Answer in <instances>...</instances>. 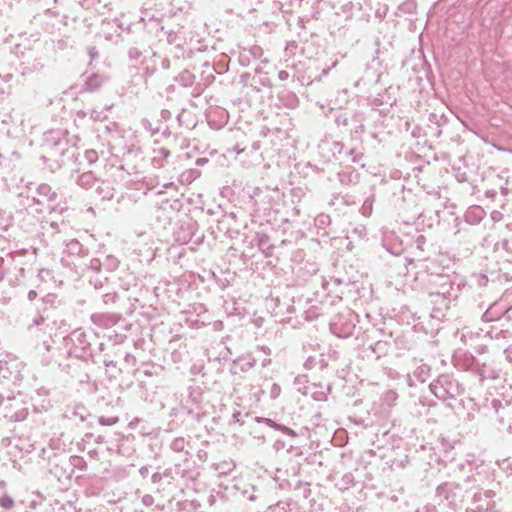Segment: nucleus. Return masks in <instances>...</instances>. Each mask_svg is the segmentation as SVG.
I'll list each match as a JSON object with an SVG mask.
<instances>
[{
  "label": "nucleus",
  "instance_id": "nucleus-28",
  "mask_svg": "<svg viewBox=\"0 0 512 512\" xmlns=\"http://www.w3.org/2000/svg\"><path fill=\"white\" fill-rule=\"evenodd\" d=\"M331 390L330 385L313 383L304 388L303 394L309 395L315 401H326Z\"/></svg>",
  "mask_w": 512,
  "mask_h": 512
},
{
  "label": "nucleus",
  "instance_id": "nucleus-62",
  "mask_svg": "<svg viewBox=\"0 0 512 512\" xmlns=\"http://www.w3.org/2000/svg\"><path fill=\"white\" fill-rule=\"evenodd\" d=\"M28 415V409L27 408H20L16 410L14 413L11 414H5V417H8L12 421H23L26 419Z\"/></svg>",
  "mask_w": 512,
  "mask_h": 512
},
{
  "label": "nucleus",
  "instance_id": "nucleus-47",
  "mask_svg": "<svg viewBox=\"0 0 512 512\" xmlns=\"http://www.w3.org/2000/svg\"><path fill=\"white\" fill-rule=\"evenodd\" d=\"M176 81L183 87H190L196 85V75L189 70L182 71L177 77Z\"/></svg>",
  "mask_w": 512,
  "mask_h": 512
},
{
  "label": "nucleus",
  "instance_id": "nucleus-51",
  "mask_svg": "<svg viewBox=\"0 0 512 512\" xmlns=\"http://www.w3.org/2000/svg\"><path fill=\"white\" fill-rule=\"evenodd\" d=\"M202 398H203V393L201 391L200 388H189V395H188V399H187V402L188 403H191L192 405L196 406V407H199L200 406V403L202 401Z\"/></svg>",
  "mask_w": 512,
  "mask_h": 512
},
{
  "label": "nucleus",
  "instance_id": "nucleus-29",
  "mask_svg": "<svg viewBox=\"0 0 512 512\" xmlns=\"http://www.w3.org/2000/svg\"><path fill=\"white\" fill-rule=\"evenodd\" d=\"M277 100L279 102L280 107L287 109L297 108L300 102L296 93L286 88H283L278 92Z\"/></svg>",
  "mask_w": 512,
  "mask_h": 512
},
{
  "label": "nucleus",
  "instance_id": "nucleus-8",
  "mask_svg": "<svg viewBox=\"0 0 512 512\" xmlns=\"http://www.w3.org/2000/svg\"><path fill=\"white\" fill-rule=\"evenodd\" d=\"M62 344L67 357L74 356L79 359H87L92 356L91 342L88 334L82 328H77L63 337Z\"/></svg>",
  "mask_w": 512,
  "mask_h": 512
},
{
  "label": "nucleus",
  "instance_id": "nucleus-32",
  "mask_svg": "<svg viewBox=\"0 0 512 512\" xmlns=\"http://www.w3.org/2000/svg\"><path fill=\"white\" fill-rule=\"evenodd\" d=\"M170 156V150L164 146H157L152 149L151 164L154 168H163Z\"/></svg>",
  "mask_w": 512,
  "mask_h": 512
},
{
  "label": "nucleus",
  "instance_id": "nucleus-33",
  "mask_svg": "<svg viewBox=\"0 0 512 512\" xmlns=\"http://www.w3.org/2000/svg\"><path fill=\"white\" fill-rule=\"evenodd\" d=\"M280 487L282 489L288 488L294 490L298 493V496H301L304 499L309 498L311 495L310 484L301 480L295 479L292 482L286 481L285 483H281Z\"/></svg>",
  "mask_w": 512,
  "mask_h": 512
},
{
  "label": "nucleus",
  "instance_id": "nucleus-49",
  "mask_svg": "<svg viewBox=\"0 0 512 512\" xmlns=\"http://www.w3.org/2000/svg\"><path fill=\"white\" fill-rule=\"evenodd\" d=\"M316 367H319L320 369H324L327 367V362L322 357V355H319V357L309 356L304 362V368L307 370H311Z\"/></svg>",
  "mask_w": 512,
  "mask_h": 512
},
{
  "label": "nucleus",
  "instance_id": "nucleus-58",
  "mask_svg": "<svg viewBox=\"0 0 512 512\" xmlns=\"http://www.w3.org/2000/svg\"><path fill=\"white\" fill-rule=\"evenodd\" d=\"M15 500L7 494V492H2L0 495V508L4 510H11L15 507Z\"/></svg>",
  "mask_w": 512,
  "mask_h": 512
},
{
  "label": "nucleus",
  "instance_id": "nucleus-44",
  "mask_svg": "<svg viewBox=\"0 0 512 512\" xmlns=\"http://www.w3.org/2000/svg\"><path fill=\"white\" fill-rule=\"evenodd\" d=\"M370 347L372 352L376 355L377 359L381 358L382 356H386L389 353H392V345L390 338L389 340H379Z\"/></svg>",
  "mask_w": 512,
  "mask_h": 512
},
{
  "label": "nucleus",
  "instance_id": "nucleus-30",
  "mask_svg": "<svg viewBox=\"0 0 512 512\" xmlns=\"http://www.w3.org/2000/svg\"><path fill=\"white\" fill-rule=\"evenodd\" d=\"M471 370L479 376L481 381L485 379H497L499 377V370L486 363H472Z\"/></svg>",
  "mask_w": 512,
  "mask_h": 512
},
{
  "label": "nucleus",
  "instance_id": "nucleus-31",
  "mask_svg": "<svg viewBox=\"0 0 512 512\" xmlns=\"http://www.w3.org/2000/svg\"><path fill=\"white\" fill-rule=\"evenodd\" d=\"M337 178L342 186H353L359 182L360 174L352 167H345L337 173Z\"/></svg>",
  "mask_w": 512,
  "mask_h": 512
},
{
  "label": "nucleus",
  "instance_id": "nucleus-56",
  "mask_svg": "<svg viewBox=\"0 0 512 512\" xmlns=\"http://www.w3.org/2000/svg\"><path fill=\"white\" fill-rule=\"evenodd\" d=\"M374 202H375V197H374V195H370V196H368V197L364 200V202H363V204H362V206H361V208H360V213H361L363 216H365V217H369V216L372 214V210H373V204H374Z\"/></svg>",
  "mask_w": 512,
  "mask_h": 512
},
{
  "label": "nucleus",
  "instance_id": "nucleus-46",
  "mask_svg": "<svg viewBox=\"0 0 512 512\" xmlns=\"http://www.w3.org/2000/svg\"><path fill=\"white\" fill-rule=\"evenodd\" d=\"M67 228V225L64 221L57 222V221H46L42 225V229L44 233L55 236L58 233H61L64 229Z\"/></svg>",
  "mask_w": 512,
  "mask_h": 512
},
{
  "label": "nucleus",
  "instance_id": "nucleus-7",
  "mask_svg": "<svg viewBox=\"0 0 512 512\" xmlns=\"http://www.w3.org/2000/svg\"><path fill=\"white\" fill-rule=\"evenodd\" d=\"M431 393L441 401L456 399L464 392L462 384L452 374H440L429 384Z\"/></svg>",
  "mask_w": 512,
  "mask_h": 512
},
{
  "label": "nucleus",
  "instance_id": "nucleus-19",
  "mask_svg": "<svg viewBox=\"0 0 512 512\" xmlns=\"http://www.w3.org/2000/svg\"><path fill=\"white\" fill-rule=\"evenodd\" d=\"M389 338L391 339L392 353H394L396 357L404 356L407 352L412 351L415 347L414 341L404 334L394 335L391 332Z\"/></svg>",
  "mask_w": 512,
  "mask_h": 512
},
{
  "label": "nucleus",
  "instance_id": "nucleus-57",
  "mask_svg": "<svg viewBox=\"0 0 512 512\" xmlns=\"http://www.w3.org/2000/svg\"><path fill=\"white\" fill-rule=\"evenodd\" d=\"M496 465L506 476H512V460L510 458L498 459Z\"/></svg>",
  "mask_w": 512,
  "mask_h": 512
},
{
  "label": "nucleus",
  "instance_id": "nucleus-35",
  "mask_svg": "<svg viewBox=\"0 0 512 512\" xmlns=\"http://www.w3.org/2000/svg\"><path fill=\"white\" fill-rule=\"evenodd\" d=\"M254 241L265 257L272 256L274 245L271 243L270 237L266 233L257 232L255 234Z\"/></svg>",
  "mask_w": 512,
  "mask_h": 512
},
{
  "label": "nucleus",
  "instance_id": "nucleus-15",
  "mask_svg": "<svg viewBox=\"0 0 512 512\" xmlns=\"http://www.w3.org/2000/svg\"><path fill=\"white\" fill-rule=\"evenodd\" d=\"M182 207L181 201L176 198H164L156 203L154 215L163 225L169 224Z\"/></svg>",
  "mask_w": 512,
  "mask_h": 512
},
{
  "label": "nucleus",
  "instance_id": "nucleus-18",
  "mask_svg": "<svg viewBox=\"0 0 512 512\" xmlns=\"http://www.w3.org/2000/svg\"><path fill=\"white\" fill-rule=\"evenodd\" d=\"M215 68L209 62L205 61L201 65V70L198 75V80L194 88V96L200 95V93L212 84L215 80Z\"/></svg>",
  "mask_w": 512,
  "mask_h": 512
},
{
  "label": "nucleus",
  "instance_id": "nucleus-48",
  "mask_svg": "<svg viewBox=\"0 0 512 512\" xmlns=\"http://www.w3.org/2000/svg\"><path fill=\"white\" fill-rule=\"evenodd\" d=\"M60 305L58 296L54 293H48L41 299V309L46 311L51 308H57Z\"/></svg>",
  "mask_w": 512,
  "mask_h": 512
},
{
  "label": "nucleus",
  "instance_id": "nucleus-11",
  "mask_svg": "<svg viewBox=\"0 0 512 512\" xmlns=\"http://www.w3.org/2000/svg\"><path fill=\"white\" fill-rule=\"evenodd\" d=\"M37 354L43 366H57L62 371H66L68 368V365L63 364V360L67 359L65 351L50 345L46 341L37 348Z\"/></svg>",
  "mask_w": 512,
  "mask_h": 512
},
{
  "label": "nucleus",
  "instance_id": "nucleus-23",
  "mask_svg": "<svg viewBox=\"0 0 512 512\" xmlns=\"http://www.w3.org/2000/svg\"><path fill=\"white\" fill-rule=\"evenodd\" d=\"M70 178L74 179L77 186L85 190L91 189L99 182V179L92 171L80 172L76 170L74 173H71Z\"/></svg>",
  "mask_w": 512,
  "mask_h": 512
},
{
  "label": "nucleus",
  "instance_id": "nucleus-52",
  "mask_svg": "<svg viewBox=\"0 0 512 512\" xmlns=\"http://www.w3.org/2000/svg\"><path fill=\"white\" fill-rule=\"evenodd\" d=\"M509 334L508 330L498 329L496 327H492L490 330L486 331L483 334V338H489V339H505L507 335Z\"/></svg>",
  "mask_w": 512,
  "mask_h": 512
},
{
  "label": "nucleus",
  "instance_id": "nucleus-61",
  "mask_svg": "<svg viewBox=\"0 0 512 512\" xmlns=\"http://www.w3.org/2000/svg\"><path fill=\"white\" fill-rule=\"evenodd\" d=\"M188 442L183 437H177L173 439V441L170 444V448L175 452H186L185 448L187 446Z\"/></svg>",
  "mask_w": 512,
  "mask_h": 512
},
{
  "label": "nucleus",
  "instance_id": "nucleus-14",
  "mask_svg": "<svg viewBox=\"0 0 512 512\" xmlns=\"http://www.w3.org/2000/svg\"><path fill=\"white\" fill-rule=\"evenodd\" d=\"M66 20L67 16L60 15L58 12L50 9L34 17V23L41 26L42 29L49 34L60 31L63 26L67 25Z\"/></svg>",
  "mask_w": 512,
  "mask_h": 512
},
{
  "label": "nucleus",
  "instance_id": "nucleus-4",
  "mask_svg": "<svg viewBox=\"0 0 512 512\" xmlns=\"http://www.w3.org/2000/svg\"><path fill=\"white\" fill-rule=\"evenodd\" d=\"M477 482L475 475H469L461 481H444L435 489V501L438 505L455 511L463 505L466 495L476 488Z\"/></svg>",
  "mask_w": 512,
  "mask_h": 512
},
{
  "label": "nucleus",
  "instance_id": "nucleus-21",
  "mask_svg": "<svg viewBox=\"0 0 512 512\" xmlns=\"http://www.w3.org/2000/svg\"><path fill=\"white\" fill-rule=\"evenodd\" d=\"M457 333H460L461 341L470 347H474L477 352L484 353L486 352V346L484 344H478L477 341L483 338V330H473L469 327H464Z\"/></svg>",
  "mask_w": 512,
  "mask_h": 512
},
{
  "label": "nucleus",
  "instance_id": "nucleus-38",
  "mask_svg": "<svg viewBox=\"0 0 512 512\" xmlns=\"http://www.w3.org/2000/svg\"><path fill=\"white\" fill-rule=\"evenodd\" d=\"M22 256L23 255L20 252H15L14 254H11V258L15 262L14 269L16 270L14 277L10 278V282L13 285L22 284L26 277V268L23 265H21L19 261H17V258H21Z\"/></svg>",
  "mask_w": 512,
  "mask_h": 512
},
{
  "label": "nucleus",
  "instance_id": "nucleus-27",
  "mask_svg": "<svg viewBox=\"0 0 512 512\" xmlns=\"http://www.w3.org/2000/svg\"><path fill=\"white\" fill-rule=\"evenodd\" d=\"M255 363L256 360L252 355H243L232 361L230 371L232 374L244 373L252 369Z\"/></svg>",
  "mask_w": 512,
  "mask_h": 512
},
{
  "label": "nucleus",
  "instance_id": "nucleus-5",
  "mask_svg": "<svg viewBox=\"0 0 512 512\" xmlns=\"http://www.w3.org/2000/svg\"><path fill=\"white\" fill-rule=\"evenodd\" d=\"M88 254V249L78 240L71 239L65 243L61 261L77 275L84 276L89 273V269H97L99 267V258L88 259Z\"/></svg>",
  "mask_w": 512,
  "mask_h": 512
},
{
  "label": "nucleus",
  "instance_id": "nucleus-37",
  "mask_svg": "<svg viewBox=\"0 0 512 512\" xmlns=\"http://www.w3.org/2000/svg\"><path fill=\"white\" fill-rule=\"evenodd\" d=\"M471 283L479 289L487 288L489 291L494 290L497 285L495 279H490L483 273H473L471 275Z\"/></svg>",
  "mask_w": 512,
  "mask_h": 512
},
{
  "label": "nucleus",
  "instance_id": "nucleus-9",
  "mask_svg": "<svg viewBox=\"0 0 512 512\" xmlns=\"http://www.w3.org/2000/svg\"><path fill=\"white\" fill-rule=\"evenodd\" d=\"M495 497L496 492L493 489L483 488L478 479L465 512H500L496 507Z\"/></svg>",
  "mask_w": 512,
  "mask_h": 512
},
{
  "label": "nucleus",
  "instance_id": "nucleus-16",
  "mask_svg": "<svg viewBox=\"0 0 512 512\" xmlns=\"http://www.w3.org/2000/svg\"><path fill=\"white\" fill-rule=\"evenodd\" d=\"M59 194L46 183H41L36 187L33 202L37 204H47L52 211L63 213L65 207H58Z\"/></svg>",
  "mask_w": 512,
  "mask_h": 512
},
{
  "label": "nucleus",
  "instance_id": "nucleus-20",
  "mask_svg": "<svg viewBox=\"0 0 512 512\" xmlns=\"http://www.w3.org/2000/svg\"><path fill=\"white\" fill-rule=\"evenodd\" d=\"M123 319L120 313L96 312L90 316L91 322L100 329H110Z\"/></svg>",
  "mask_w": 512,
  "mask_h": 512
},
{
  "label": "nucleus",
  "instance_id": "nucleus-10",
  "mask_svg": "<svg viewBox=\"0 0 512 512\" xmlns=\"http://www.w3.org/2000/svg\"><path fill=\"white\" fill-rule=\"evenodd\" d=\"M356 321L357 315L351 310H345L332 317L330 330L339 338H348L354 332Z\"/></svg>",
  "mask_w": 512,
  "mask_h": 512
},
{
  "label": "nucleus",
  "instance_id": "nucleus-13",
  "mask_svg": "<svg viewBox=\"0 0 512 512\" xmlns=\"http://www.w3.org/2000/svg\"><path fill=\"white\" fill-rule=\"evenodd\" d=\"M268 189L256 188L250 196V203L254 211L258 215H266L270 213L276 206L275 194Z\"/></svg>",
  "mask_w": 512,
  "mask_h": 512
},
{
  "label": "nucleus",
  "instance_id": "nucleus-22",
  "mask_svg": "<svg viewBox=\"0 0 512 512\" xmlns=\"http://www.w3.org/2000/svg\"><path fill=\"white\" fill-rule=\"evenodd\" d=\"M20 374V362L17 359L6 358L0 360V380L18 379Z\"/></svg>",
  "mask_w": 512,
  "mask_h": 512
},
{
  "label": "nucleus",
  "instance_id": "nucleus-36",
  "mask_svg": "<svg viewBox=\"0 0 512 512\" xmlns=\"http://www.w3.org/2000/svg\"><path fill=\"white\" fill-rule=\"evenodd\" d=\"M120 261L114 255H106L104 259L99 258V267L97 269H89V273L99 274L102 269L113 272L118 269Z\"/></svg>",
  "mask_w": 512,
  "mask_h": 512
},
{
  "label": "nucleus",
  "instance_id": "nucleus-53",
  "mask_svg": "<svg viewBox=\"0 0 512 512\" xmlns=\"http://www.w3.org/2000/svg\"><path fill=\"white\" fill-rule=\"evenodd\" d=\"M200 176V171L199 170H196V169H188L186 171H184L180 177H179V181L182 183V184H190L192 183L195 179H197L198 177Z\"/></svg>",
  "mask_w": 512,
  "mask_h": 512
},
{
  "label": "nucleus",
  "instance_id": "nucleus-42",
  "mask_svg": "<svg viewBox=\"0 0 512 512\" xmlns=\"http://www.w3.org/2000/svg\"><path fill=\"white\" fill-rule=\"evenodd\" d=\"M427 240L423 234H418L411 244V248L414 249L415 260L420 262L426 259L424 253L426 252Z\"/></svg>",
  "mask_w": 512,
  "mask_h": 512
},
{
  "label": "nucleus",
  "instance_id": "nucleus-26",
  "mask_svg": "<svg viewBox=\"0 0 512 512\" xmlns=\"http://www.w3.org/2000/svg\"><path fill=\"white\" fill-rule=\"evenodd\" d=\"M173 470L177 478L186 480L193 478V462L191 461L188 452H185L183 460L174 464Z\"/></svg>",
  "mask_w": 512,
  "mask_h": 512
},
{
  "label": "nucleus",
  "instance_id": "nucleus-63",
  "mask_svg": "<svg viewBox=\"0 0 512 512\" xmlns=\"http://www.w3.org/2000/svg\"><path fill=\"white\" fill-rule=\"evenodd\" d=\"M118 299H119V295L115 291L105 293L102 296V302H103L104 305L115 304L118 301Z\"/></svg>",
  "mask_w": 512,
  "mask_h": 512
},
{
  "label": "nucleus",
  "instance_id": "nucleus-50",
  "mask_svg": "<svg viewBox=\"0 0 512 512\" xmlns=\"http://www.w3.org/2000/svg\"><path fill=\"white\" fill-rule=\"evenodd\" d=\"M148 50L141 51L137 47H131L128 50V56L131 61H135L141 65H144L146 63V54L148 53Z\"/></svg>",
  "mask_w": 512,
  "mask_h": 512
},
{
  "label": "nucleus",
  "instance_id": "nucleus-1",
  "mask_svg": "<svg viewBox=\"0 0 512 512\" xmlns=\"http://www.w3.org/2000/svg\"><path fill=\"white\" fill-rule=\"evenodd\" d=\"M434 263H430L423 272H418L428 292L430 303L433 305L431 317L441 320L445 312L455 303L461 292V285L455 276L438 273L433 270Z\"/></svg>",
  "mask_w": 512,
  "mask_h": 512
},
{
  "label": "nucleus",
  "instance_id": "nucleus-6",
  "mask_svg": "<svg viewBox=\"0 0 512 512\" xmlns=\"http://www.w3.org/2000/svg\"><path fill=\"white\" fill-rule=\"evenodd\" d=\"M13 54L19 59V71L22 75L38 72L44 67L40 52L32 42L25 38L13 47Z\"/></svg>",
  "mask_w": 512,
  "mask_h": 512
},
{
  "label": "nucleus",
  "instance_id": "nucleus-54",
  "mask_svg": "<svg viewBox=\"0 0 512 512\" xmlns=\"http://www.w3.org/2000/svg\"><path fill=\"white\" fill-rule=\"evenodd\" d=\"M13 215L10 211L0 210V229L7 230L13 224Z\"/></svg>",
  "mask_w": 512,
  "mask_h": 512
},
{
  "label": "nucleus",
  "instance_id": "nucleus-34",
  "mask_svg": "<svg viewBox=\"0 0 512 512\" xmlns=\"http://www.w3.org/2000/svg\"><path fill=\"white\" fill-rule=\"evenodd\" d=\"M399 395L395 390L384 391L380 398V413H388L398 401Z\"/></svg>",
  "mask_w": 512,
  "mask_h": 512
},
{
  "label": "nucleus",
  "instance_id": "nucleus-43",
  "mask_svg": "<svg viewBox=\"0 0 512 512\" xmlns=\"http://www.w3.org/2000/svg\"><path fill=\"white\" fill-rule=\"evenodd\" d=\"M267 512H301L296 501H279L275 505L269 507Z\"/></svg>",
  "mask_w": 512,
  "mask_h": 512
},
{
  "label": "nucleus",
  "instance_id": "nucleus-41",
  "mask_svg": "<svg viewBox=\"0 0 512 512\" xmlns=\"http://www.w3.org/2000/svg\"><path fill=\"white\" fill-rule=\"evenodd\" d=\"M96 185L95 193L101 200H111L114 197L115 189L109 181L99 179Z\"/></svg>",
  "mask_w": 512,
  "mask_h": 512
},
{
  "label": "nucleus",
  "instance_id": "nucleus-39",
  "mask_svg": "<svg viewBox=\"0 0 512 512\" xmlns=\"http://www.w3.org/2000/svg\"><path fill=\"white\" fill-rule=\"evenodd\" d=\"M105 80L106 78L99 73H92L87 75L83 84V90L87 92H94L103 85Z\"/></svg>",
  "mask_w": 512,
  "mask_h": 512
},
{
  "label": "nucleus",
  "instance_id": "nucleus-55",
  "mask_svg": "<svg viewBox=\"0 0 512 512\" xmlns=\"http://www.w3.org/2000/svg\"><path fill=\"white\" fill-rule=\"evenodd\" d=\"M320 149L322 150H329L332 151L333 154H341L344 149V144L339 141H333V142H324L320 146Z\"/></svg>",
  "mask_w": 512,
  "mask_h": 512
},
{
  "label": "nucleus",
  "instance_id": "nucleus-40",
  "mask_svg": "<svg viewBox=\"0 0 512 512\" xmlns=\"http://www.w3.org/2000/svg\"><path fill=\"white\" fill-rule=\"evenodd\" d=\"M357 486H361V485L358 481H356L354 475L351 472H347V473L343 474L335 482V487L342 493L345 491H348L350 488H354Z\"/></svg>",
  "mask_w": 512,
  "mask_h": 512
},
{
  "label": "nucleus",
  "instance_id": "nucleus-12",
  "mask_svg": "<svg viewBox=\"0 0 512 512\" xmlns=\"http://www.w3.org/2000/svg\"><path fill=\"white\" fill-rule=\"evenodd\" d=\"M512 309V288L506 290L502 296L494 300L482 315L484 322H493L501 319Z\"/></svg>",
  "mask_w": 512,
  "mask_h": 512
},
{
  "label": "nucleus",
  "instance_id": "nucleus-59",
  "mask_svg": "<svg viewBox=\"0 0 512 512\" xmlns=\"http://www.w3.org/2000/svg\"><path fill=\"white\" fill-rule=\"evenodd\" d=\"M315 226L324 229L331 224V217L328 214L320 213L314 219Z\"/></svg>",
  "mask_w": 512,
  "mask_h": 512
},
{
  "label": "nucleus",
  "instance_id": "nucleus-60",
  "mask_svg": "<svg viewBox=\"0 0 512 512\" xmlns=\"http://www.w3.org/2000/svg\"><path fill=\"white\" fill-rule=\"evenodd\" d=\"M246 54L251 56L253 59H259L263 55V49L258 45H252L249 48L244 49L243 54L241 55L242 59Z\"/></svg>",
  "mask_w": 512,
  "mask_h": 512
},
{
  "label": "nucleus",
  "instance_id": "nucleus-64",
  "mask_svg": "<svg viewBox=\"0 0 512 512\" xmlns=\"http://www.w3.org/2000/svg\"><path fill=\"white\" fill-rule=\"evenodd\" d=\"M163 371V366L151 364L149 368L143 370L145 376H158Z\"/></svg>",
  "mask_w": 512,
  "mask_h": 512
},
{
  "label": "nucleus",
  "instance_id": "nucleus-2",
  "mask_svg": "<svg viewBox=\"0 0 512 512\" xmlns=\"http://www.w3.org/2000/svg\"><path fill=\"white\" fill-rule=\"evenodd\" d=\"M387 191L391 192V204L398 211V215L405 224H414L424 216L426 209L424 202L427 197L419 198L411 189L397 181L387 182Z\"/></svg>",
  "mask_w": 512,
  "mask_h": 512
},
{
  "label": "nucleus",
  "instance_id": "nucleus-17",
  "mask_svg": "<svg viewBox=\"0 0 512 512\" xmlns=\"http://www.w3.org/2000/svg\"><path fill=\"white\" fill-rule=\"evenodd\" d=\"M489 409L493 411L500 424L507 425L509 430L512 429V404H503L501 400L493 399Z\"/></svg>",
  "mask_w": 512,
  "mask_h": 512
},
{
  "label": "nucleus",
  "instance_id": "nucleus-24",
  "mask_svg": "<svg viewBox=\"0 0 512 512\" xmlns=\"http://www.w3.org/2000/svg\"><path fill=\"white\" fill-rule=\"evenodd\" d=\"M89 412L81 403H73L65 408L63 417L68 420L83 422L86 420Z\"/></svg>",
  "mask_w": 512,
  "mask_h": 512
},
{
  "label": "nucleus",
  "instance_id": "nucleus-25",
  "mask_svg": "<svg viewBox=\"0 0 512 512\" xmlns=\"http://www.w3.org/2000/svg\"><path fill=\"white\" fill-rule=\"evenodd\" d=\"M318 270V264L311 259H307L293 267L295 274L302 280H307L309 277L315 275Z\"/></svg>",
  "mask_w": 512,
  "mask_h": 512
},
{
  "label": "nucleus",
  "instance_id": "nucleus-3",
  "mask_svg": "<svg viewBox=\"0 0 512 512\" xmlns=\"http://www.w3.org/2000/svg\"><path fill=\"white\" fill-rule=\"evenodd\" d=\"M41 149L40 159L52 171L65 164V157L77 158L75 149L70 147L67 133L63 130H50L45 133Z\"/></svg>",
  "mask_w": 512,
  "mask_h": 512
},
{
  "label": "nucleus",
  "instance_id": "nucleus-45",
  "mask_svg": "<svg viewBox=\"0 0 512 512\" xmlns=\"http://www.w3.org/2000/svg\"><path fill=\"white\" fill-rule=\"evenodd\" d=\"M294 5V0H272V9L283 13L285 18L292 14Z\"/></svg>",
  "mask_w": 512,
  "mask_h": 512
}]
</instances>
